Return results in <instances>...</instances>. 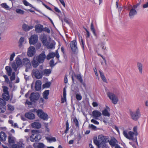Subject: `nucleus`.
Listing matches in <instances>:
<instances>
[{"mask_svg": "<svg viewBox=\"0 0 148 148\" xmlns=\"http://www.w3.org/2000/svg\"><path fill=\"white\" fill-rule=\"evenodd\" d=\"M40 96V95L38 92H34L31 94L29 98L31 101L35 103L39 99Z\"/></svg>", "mask_w": 148, "mask_h": 148, "instance_id": "f257e3e1", "label": "nucleus"}, {"mask_svg": "<svg viewBox=\"0 0 148 148\" xmlns=\"http://www.w3.org/2000/svg\"><path fill=\"white\" fill-rule=\"evenodd\" d=\"M107 95L110 99L112 100L113 104H116L117 103L119 99L115 94L110 92H108L107 93Z\"/></svg>", "mask_w": 148, "mask_h": 148, "instance_id": "f03ea898", "label": "nucleus"}, {"mask_svg": "<svg viewBox=\"0 0 148 148\" xmlns=\"http://www.w3.org/2000/svg\"><path fill=\"white\" fill-rule=\"evenodd\" d=\"M37 115L40 119L47 120L48 118V116L47 113H45L42 110L38 109L36 111Z\"/></svg>", "mask_w": 148, "mask_h": 148, "instance_id": "7ed1b4c3", "label": "nucleus"}, {"mask_svg": "<svg viewBox=\"0 0 148 148\" xmlns=\"http://www.w3.org/2000/svg\"><path fill=\"white\" fill-rule=\"evenodd\" d=\"M130 114L132 119L135 121H137L140 116V113L139 109H138L135 112H130Z\"/></svg>", "mask_w": 148, "mask_h": 148, "instance_id": "20e7f679", "label": "nucleus"}, {"mask_svg": "<svg viewBox=\"0 0 148 148\" xmlns=\"http://www.w3.org/2000/svg\"><path fill=\"white\" fill-rule=\"evenodd\" d=\"M70 46L74 54H77L78 52V50L77 47V42L75 40L72 41L70 44Z\"/></svg>", "mask_w": 148, "mask_h": 148, "instance_id": "39448f33", "label": "nucleus"}, {"mask_svg": "<svg viewBox=\"0 0 148 148\" xmlns=\"http://www.w3.org/2000/svg\"><path fill=\"white\" fill-rule=\"evenodd\" d=\"M38 36L36 35H32L29 39V42L30 45H34L38 41Z\"/></svg>", "mask_w": 148, "mask_h": 148, "instance_id": "423d86ee", "label": "nucleus"}, {"mask_svg": "<svg viewBox=\"0 0 148 148\" xmlns=\"http://www.w3.org/2000/svg\"><path fill=\"white\" fill-rule=\"evenodd\" d=\"M46 58V56L45 52L41 53L39 55L36 57V60L40 63H43Z\"/></svg>", "mask_w": 148, "mask_h": 148, "instance_id": "0eeeda50", "label": "nucleus"}, {"mask_svg": "<svg viewBox=\"0 0 148 148\" xmlns=\"http://www.w3.org/2000/svg\"><path fill=\"white\" fill-rule=\"evenodd\" d=\"M33 73L35 77L37 79H41L42 77L43 74L42 73V71L40 73L37 69L33 70Z\"/></svg>", "mask_w": 148, "mask_h": 148, "instance_id": "6e6552de", "label": "nucleus"}, {"mask_svg": "<svg viewBox=\"0 0 148 148\" xmlns=\"http://www.w3.org/2000/svg\"><path fill=\"white\" fill-rule=\"evenodd\" d=\"M36 50L35 48L33 46L30 47L28 49L27 52V54L29 57H32L35 54Z\"/></svg>", "mask_w": 148, "mask_h": 148, "instance_id": "1a4fd4ad", "label": "nucleus"}, {"mask_svg": "<svg viewBox=\"0 0 148 148\" xmlns=\"http://www.w3.org/2000/svg\"><path fill=\"white\" fill-rule=\"evenodd\" d=\"M110 108L107 106H106V108L102 110V115L105 116L110 117Z\"/></svg>", "mask_w": 148, "mask_h": 148, "instance_id": "9d476101", "label": "nucleus"}, {"mask_svg": "<svg viewBox=\"0 0 148 148\" xmlns=\"http://www.w3.org/2000/svg\"><path fill=\"white\" fill-rule=\"evenodd\" d=\"M23 65L25 66L26 68H31L32 66L28 58H23Z\"/></svg>", "mask_w": 148, "mask_h": 148, "instance_id": "9b49d317", "label": "nucleus"}, {"mask_svg": "<svg viewBox=\"0 0 148 148\" xmlns=\"http://www.w3.org/2000/svg\"><path fill=\"white\" fill-rule=\"evenodd\" d=\"M36 32L39 33L43 31V26L40 24H38L35 26Z\"/></svg>", "mask_w": 148, "mask_h": 148, "instance_id": "f8f14e48", "label": "nucleus"}, {"mask_svg": "<svg viewBox=\"0 0 148 148\" xmlns=\"http://www.w3.org/2000/svg\"><path fill=\"white\" fill-rule=\"evenodd\" d=\"M92 115L95 119H97L98 117L101 116V113L98 110H95L92 112Z\"/></svg>", "mask_w": 148, "mask_h": 148, "instance_id": "ddd939ff", "label": "nucleus"}, {"mask_svg": "<svg viewBox=\"0 0 148 148\" xmlns=\"http://www.w3.org/2000/svg\"><path fill=\"white\" fill-rule=\"evenodd\" d=\"M137 13V11L135 9L132 8L130 10L129 16L130 18H133L134 16Z\"/></svg>", "mask_w": 148, "mask_h": 148, "instance_id": "4468645a", "label": "nucleus"}, {"mask_svg": "<svg viewBox=\"0 0 148 148\" xmlns=\"http://www.w3.org/2000/svg\"><path fill=\"white\" fill-rule=\"evenodd\" d=\"M26 118L31 120H33L35 119V115L31 112L25 113V114Z\"/></svg>", "mask_w": 148, "mask_h": 148, "instance_id": "2eb2a0df", "label": "nucleus"}, {"mask_svg": "<svg viewBox=\"0 0 148 148\" xmlns=\"http://www.w3.org/2000/svg\"><path fill=\"white\" fill-rule=\"evenodd\" d=\"M41 82L40 80H38L36 81L35 86V90L38 91L41 88Z\"/></svg>", "mask_w": 148, "mask_h": 148, "instance_id": "dca6fc26", "label": "nucleus"}, {"mask_svg": "<svg viewBox=\"0 0 148 148\" xmlns=\"http://www.w3.org/2000/svg\"><path fill=\"white\" fill-rule=\"evenodd\" d=\"M37 132H38V130H32V134L30 137V140L31 142H36L34 137V133Z\"/></svg>", "mask_w": 148, "mask_h": 148, "instance_id": "f3484780", "label": "nucleus"}, {"mask_svg": "<svg viewBox=\"0 0 148 148\" xmlns=\"http://www.w3.org/2000/svg\"><path fill=\"white\" fill-rule=\"evenodd\" d=\"M32 126L34 128L39 129L41 127V125L39 122H35L32 124Z\"/></svg>", "mask_w": 148, "mask_h": 148, "instance_id": "a211bd4d", "label": "nucleus"}, {"mask_svg": "<svg viewBox=\"0 0 148 148\" xmlns=\"http://www.w3.org/2000/svg\"><path fill=\"white\" fill-rule=\"evenodd\" d=\"M6 134L3 132L1 131L0 132V140L1 141H5L6 138Z\"/></svg>", "mask_w": 148, "mask_h": 148, "instance_id": "6ab92c4d", "label": "nucleus"}, {"mask_svg": "<svg viewBox=\"0 0 148 148\" xmlns=\"http://www.w3.org/2000/svg\"><path fill=\"white\" fill-rule=\"evenodd\" d=\"M117 143V141L114 138H112L109 142L110 144L112 146H114Z\"/></svg>", "mask_w": 148, "mask_h": 148, "instance_id": "aec40b11", "label": "nucleus"}, {"mask_svg": "<svg viewBox=\"0 0 148 148\" xmlns=\"http://www.w3.org/2000/svg\"><path fill=\"white\" fill-rule=\"evenodd\" d=\"M39 131L38 130V132L34 133V138L36 142L38 141L41 139V136L39 134Z\"/></svg>", "mask_w": 148, "mask_h": 148, "instance_id": "412c9836", "label": "nucleus"}, {"mask_svg": "<svg viewBox=\"0 0 148 148\" xmlns=\"http://www.w3.org/2000/svg\"><path fill=\"white\" fill-rule=\"evenodd\" d=\"M42 74H43V75H45L46 76H48L51 73V71L50 69H46L42 71Z\"/></svg>", "mask_w": 148, "mask_h": 148, "instance_id": "4be33fe9", "label": "nucleus"}, {"mask_svg": "<svg viewBox=\"0 0 148 148\" xmlns=\"http://www.w3.org/2000/svg\"><path fill=\"white\" fill-rule=\"evenodd\" d=\"M2 97L5 101H8L10 98L9 93H3L2 94Z\"/></svg>", "mask_w": 148, "mask_h": 148, "instance_id": "5701e85b", "label": "nucleus"}, {"mask_svg": "<svg viewBox=\"0 0 148 148\" xmlns=\"http://www.w3.org/2000/svg\"><path fill=\"white\" fill-rule=\"evenodd\" d=\"M16 64L18 67H21L22 66V61L21 59L17 57L16 59Z\"/></svg>", "mask_w": 148, "mask_h": 148, "instance_id": "b1692460", "label": "nucleus"}, {"mask_svg": "<svg viewBox=\"0 0 148 148\" xmlns=\"http://www.w3.org/2000/svg\"><path fill=\"white\" fill-rule=\"evenodd\" d=\"M49 90H45L43 93V97L45 99H48V96L49 94Z\"/></svg>", "mask_w": 148, "mask_h": 148, "instance_id": "393cba45", "label": "nucleus"}, {"mask_svg": "<svg viewBox=\"0 0 148 148\" xmlns=\"http://www.w3.org/2000/svg\"><path fill=\"white\" fill-rule=\"evenodd\" d=\"M5 69L7 72L8 75L11 76L12 71L11 68L9 66H7L5 67Z\"/></svg>", "mask_w": 148, "mask_h": 148, "instance_id": "a878e982", "label": "nucleus"}, {"mask_svg": "<svg viewBox=\"0 0 148 148\" xmlns=\"http://www.w3.org/2000/svg\"><path fill=\"white\" fill-rule=\"evenodd\" d=\"M55 55L56 54L54 53L51 52L49 53L46 57L47 59L49 60L51 58H54Z\"/></svg>", "mask_w": 148, "mask_h": 148, "instance_id": "bb28decb", "label": "nucleus"}, {"mask_svg": "<svg viewBox=\"0 0 148 148\" xmlns=\"http://www.w3.org/2000/svg\"><path fill=\"white\" fill-rule=\"evenodd\" d=\"M99 138H100L102 140L101 142H103L105 143L107 142L108 140L106 137L105 136H103L102 135H100L99 136Z\"/></svg>", "mask_w": 148, "mask_h": 148, "instance_id": "cd10ccee", "label": "nucleus"}, {"mask_svg": "<svg viewBox=\"0 0 148 148\" xmlns=\"http://www.w3.org/2000/svg\"><path fill=\"white\" fill-rule=\"evenodd\" d=\"M40 63L38 60L36 61L35 60H34L32 62V65L34 67L36 68L38 66Z\"/></svg>", "mask_w": 148, "mask_h": 148, "instance_id": "c85d7f7f", "label": "nucleus"}, {"mask_svg": "<svg viewBox=\"0 0 148 148\" xmlns=\"http://www.w3.org/2000/svg\"><path fill=\"white\" fill-rule=\"evenodd\" d=\"M93 142L97 146L98 148H100L101 143H100L99 141L97 140V137L93 139Z\"/></svg>", "mask_w": 148, "mask_h": 148, "instance_id": "c756f323", "label": "nucleus"}, {"mask_svg": "<svg viewBox=\"0 0 148 148\" xmlns=\"http://www.w3.org/2000/svg\"><path fill=\"white\" fill-rule=\"evenodd\" d=\"M90 29L94 36L96 37H97V34L96 33L95 29L94 28L93 23L92 22L90 25Z\"/></svg>", "mask_w": 148, "mask_h": 148, "instance_id": "7c9ffc66", "label": "nucleus"}, {"mask_svg": "<svg viewBox=\"0 0 148 148\" xmlns=\"http://www.w3.org/2000/svg\"><path fill=\"white\" fill-rule=\"evenodd\" d=\"M74 76L78 81H79L81 83H83V79L81 75L80 74H77V75L75 74Z\"/></svg>", "mask_w": 148, "mask_h": 148, "instance_id": "2f4dec72", "label": "nucleus"}, {"mask_svg": "<svg viewBox=\"0 0 148 148\" xmlns=\"http://www.w3.org/2000/svg\"><path fill=\"white\" fill-rule=\"evenodd\" d=\"M137 66L138 69L139 70V72L142 74V69H143V65L140 62H138L137 63Z\"/></svg>", "mask_w": 148, "mask_h": 148, "instance_id": "473e14b6", "label": "nucleus"}, {"mask_svg": "<svg viewBox=\"0 0 148 148\" xmlns=\"http://www.w3.org/2000/svg\"><path fill=\"white\" fill-rule=\"evenodd\" d=\"M6 105H0V113H3L6 110Z\"/></svg>", "mask_w": 148, "mask_h": 148, "instance_id": "72a5a7b5", "label": "nucleus"}, {"mask_svg": "<svg viewBox=\"0 0 148 148\" xmlns=\"http://www.w3.org/2000/svg\"><path fill=\"white\" fill-rule=\"evenodd\" d=\"M46 139L50 143H51L52 142H55L56 141V140L55 137H47Z\"/></svg>", "mask_w": 148, "mask_h": 148, "instance_id": "f704fd0d", "label": "nucleus"}, {"mask_svg": "<svg viewBox=\"0 0 148 148\" xmlns=\"http://www.w3.org/2000/svg\"><path fill=\"white\" fill-rule=\"evenodd\" d=\"M51 84V83L50 82H47L42 85V88H49L50 87Z\"/></svg>", "mask_w": 148, "mask_h": 148, "instance_id": "c9c22d12", "label": "nucleus"}, {"mask_svg": "<svg viewBox=\"0 0 148 148\" xmlns=\"http://www.w3.org/2000/svg\"><path fill=\"white\" fill-rule=\"evenodd\" d=\"M46 45L47 46V48L48 49H51L54 47L55 45L52 43H50V45H49V42H47Z\"/></svg>", "mask_w": 148, "mask_h": 148, "instance_id": "e433bc0d", "label": "nucleus"}, {"mask_svg": "<svg viewBox=\"0 0 148 148\" xmlns=\"http://www.w3.org/2000/svg\"><path fill=\"white\" fill-rule=\"evenodd\" d=\"M42 42L44 45H46L47 42V38L46 36H43L41 40Z\"/></svg>", "mask_w": 148, "mask_h": 148, "instance_id": "4c0bfd02", "label": "nucleus"}, {"mask_svg": "<svg viewBox=\"0 0 148 148\" xmlns=\"http://www.w3.org/2000/svg\"><path fill=\"white\" fill-rule=\"evenodd\" d=\"M12 68L13 69L14 71H17V68L18 67L16 63L15 62H13L12 64Z\"/></svg>", "mask_w": 148, "mask_h": 148, "instance_id": "58836bf2", "label": "nucleus"}, {"mask_svg": "<svg viewBox=\"0 0 148 148\" xmlns=\"http://www.w3.org/2000/svg\"><path fill=\"white\" fill-rule=\"evenodd\" d=\"M1 6L7 10H9V7L7 5V4L6 3H3L1 4Z\"/></svg>", "mask_w": 148, "mask_h": 148, "instance_id": "ea45409f", "label": "nucleus"}, {"mask_svg": "<svg viewBox=\"0 0 148 148\" xmlns=\"http://www.w3.org/2000/svg\"><path fill=\"white\" fill-rule=\"evenodd\" d=\"M23 3L26 6H29L31 7H33L32 5L29 3L26 0H24Z\"/></svg>", "mask_w": 148, "mask_h": 148, "instance_id": "a19ab883", "label": "nucleus"}, {"mask_svg": "<svg viewBox=\"0 0 148 148\" xmlns=\"http://www.w3.org/2000/svg\"><path fill=\"white\" fill-rule=\"evenodd\" d=\"M8 110L10 111H13L14 110V108L13 106L10 104H8L7 105Z\"/></svg>", "mask_w": 148, "mask_h": 148, "instance_id": "79ce46f5", "label": "nucleus"}, {"mask_svg": "<svg viewBox=\"0 0 148 148\" xmlns=\"http://www.w3.org/2000/svg\"><path fill=\"white\" fill-rule=\"evenodd\" d=\"M3 93H9L8 88L7 86H3Z\"/></svg>", "mask_w": 148, "mask_h": 148, "instance_id": "37998d69", "label": "nucleus"}, {"mask_svg": "<svg viewBox=\"0 0 148 148\" xmlns=\"http://www.w3.org/2000/svg\"><path fill=\"white\" fill-rule=\"evenodd\" d=\"M16 11L17 13L20 14H23L24 13V11L22 10L19 9H18L16 10Z\"/></svg>", "mask_w": 148, "mask_h": 148, "instance_id": "c03bdc74", "label": "nucleus"}, {"mask_svg": "<svg viewBox=\"0 0 148 148\" xmlns=\"http://www.w3.org/2000/svg\"><path fill=\"white\" fill-rule=\"evenodd\" d=\"M8 142L10 144L12 143H14V140L12 138L11 136H9L8 137Z\"/></svg>", "mask_w": 148, "mask_h": 148, "instance_id": "a18cd8bd", "label": "nucleus"}, {"mask_svg": "<svg viewBox=\"0 0 148 148\" xmlns=\"http://www.w3.org/2000/svg\"><path fill=\"white\" fill-rule=\"evenodd\" d=\"M66 129L64 131V133L66 134L69 129V123L68 121H66Z\"/></svg>", "mask_w": 148, "mask_h": 148, "instance_id": "49530a36", "label": "nucleus"}, {"mask_svg": "<svg viewBox=\"0 0 148 148\" xmlns=\"http://www.w3.org/2000/svg\"><path fill=\"white\" fill-rule=\"evenodd\" d=\"M6 102L3 99L0 98V105H6Z\"/></svg>", "mask_w": 148, "mask_h": 148, "instance_id": "de8ad7c7", "label": "nucleus"}, {"mask_svg": "<svg viewBox=\"0 0 148 148\" xmlns=\"http://www.w3.org/2000/svg\"><path fill=\"white\" fill-rule=\"evenodd\" d=\"M73 122L74 123L76 127H79V123L77 118L75 117L73 119Z\"/></svg>", "mask_w": 148, "mask_h": 148, "instance_id": "09e8293b", "label": "nucleus"}, {"mask_svg": "<svg viewBox=\"0 0 148 148\" xmlns=\"http://www.w3.org/2000/svg\"><path fill=\"white\" fill-rule=\"evenodd\" d=\"M15 79V73L14 72L12 73V76L10 77V80L12 81L14 80Z\"/></svg>", "mask_w": 148, "mask_h": 148, "instance_id": "8fccbe9b", "label": "nucleus"}, {"mask_svg": "<svg viewBox=\"0 0 148 148\" xmlns=\"http://www.w3.org/2000/svg\"><path fill=\"white\" fill-rule=\"evenodd\" d=\"M22 28L25 31H27L28 25L25 24H24L22 25Z\"/></svg>", "mask_w": 148, "mask_h": 148, "instance_id": "3c124183", "label": "nucleus"}, {"mask_svg": "<svg viewBox=\"0 0 148 148\" xmlns=\"http://www.w3.org/2000/svg\"><path fill=\"white\" fill-rule=\"evenodd\" d=\"M15 56V53L13 52L10 55V61H12L13 60Z\"/></svg>", "mask_w": 148, "mask_h": 148, "instance_id": "603ef678", "label": "nucleus"}, {"mask_svg": "<svg viewBox=\"0 0 148 148\" xmlns=\"http://www.w3.org/2000/svg\"><path fill=\"white\" fill-rule=\"evenodd\" d=\"M100 148H107V145L105 143L103 142H101Z\"/></svg>", "mask_w": 148, "mask_h": 148, "instance_id": "864d4df0", "label": "nucleus"}, {"mask_svg": "<svg viewBox=\"0 0 148 148\" xmlns=\"http://www.w3.org/2000/svg\"><path fill=\"white\" fill-rule=\"evenodd\" d=\"M45 147V145L42 143H39L37 146V148H44Z\"/></svg>", "mask_w": 148, "mask_h": 148, "instance_id": "5fc2aeb1", "label": "nucleus"}, {"mask_svg": "<svg viewBox=\"0 0 148 148\" xmlns=\"http://www.w3.org/2000/svg\"><path fill=\"white\" fill-rule=\"evenodd\" d=\"M75 97L77 100L78 101L81 100L82 99V97L81 95L78 94H77L76 95Z\"/></svg>", "mask_w": 148, "mask_h": 148, "instance_id": "6e6d98bb", "label": "nucleus"}, {"mask_svg": "<svg viewBox=\"0 0 148 148\" xmlns=\"http://www.w3.org/2000/svg\"><path fill=\"white\" fill-rule=\"evenodd\" d=\"M24 41V38L23 37H21L19 41V45L20 46H21L22 45V44L23 42Z\"/></svg>", "mask_w": 148, "mask_h": 148, "instance_id": "4d7b16f0", "label": "nucleus"}, {"mask_svg": "<svg viewBox=\"0 0 148 148\" xmlns=\"http://www.w3.org/2000/svg\"><path fill=\"white\" fill-rule=\"evenodd\" d=\"M128 134L129 135V136H128V139L131 138L132 137H133L134 133L130 131L129 132Z\"/></svg>", "mask_w": 148, "mask_h": 148, "instance_id": "13d9d810", "label": "nucleus"}, {"mask_svg": "<svg viewBox=\"0 0 148 148\" xmlns=\"http://www.w3.org/2000/svg\"><path fill=\"white\" fill-rule=\"evenodd\" d=\"M17 145L21 148H22L23 147V145H24L23 144V141H20L17 143Z\"/></svg>", "mask_w": 148, "mask_h": 148, "instance_id": "bf43d9fd", "label": "nucleus"}, {"mask_svg": "<svg viewBox=\"0 0 148 148\" xmlns=\"http://www.w3.org/2000/svg\"><path fill=\"white\" fill-rule=\"evenodd\" d=\"M89 127L93 130H97V127L93 124L89 125Z\"/></svg>", "mask_w": 148, "mask_h": 148, "instance_id": "052dcab7", "label": "nucleus"}, {"mask_svg": "<svg viewBox=\"0 0 148 148\" xmlns=\"http://www.w3.org/2000/svg\"><path fill=\"white\" fill-rule=\"evenodd\" d=\"M43 31H45L48 34L50 33V31L49 29L46 27H45L44 28L43 27Z\"/></svg>", "mask_w": 148, "mask_h": 148, "instance_id": "680f3d73", "label": "nucleus"}, {"mask_svg": "<svg viewBox=\"0 0 148 148\" xmlns=\"http://www.w3.org/2000/svg\"><path fill=\"white\" fill-rule=\"evenodd\" d=\"M41 2H42V5L46 8H47V9H48V10H50V11H53L52 9H51V8H50V7H49V6H48L47 5H46L44 3H43L42 1H41Z\"/></svg>", "mask_w": 148, "mask_h": 148, "instance_id": "e2e57ef3", "label": "nucleus"}, {"mask_svg": "<svg viewBox=\"0 0 148 148\" xmlns=\"http://www.w3.org/2000/svg\"><path fill=\"white\" fill-rule=\"evenodd\" d=\"M56 64V63L55 64H54V61L53 60H51L49 62L50 65L51 67L54 66Z\"/></svg>", "mask_w": 148, "mask_h": 148, "instance_id": "0e129e2a", "label": "nucleus"}, {"mask_svg": "<svg viewBox=\"0 0 148 148\" xmlns=\"http://www.w3.org/2000/svg\"><path fill=\"white\" fill-rule=\"evenodd\" d=\"M133 131L134 132V134L135 136H137L138 135V133L137 132V127L136 126L134 127L133 128Z\"/></svg>", "mask_w": 148, "mask_h": 148, "instance_id": "69168bd1", "label": "nucleus"}, {"mask_svg": "<svg viewBox=\"0 0 148 148\" xmlns=\"http://www.w3.org/2000/svg\"><path fill=\"white\" fill-rule=\"evenodd\" d=\"M80 43H81V46L82 47V48L83 49H84V46L85 44H84V41H83V40L82 39V38H81V41L80 42Z\"/></svg>", "mask_w": 148, "mask_h": 148, "instance_id": "338daca9", "label": "nucleus"}, {"mask_svg": "<svg viewBox=\"0 0 148 148\" xmlns=\"http://www.w3.org/2000/svg\"><path fill=\"white\" fill-rule=\"evenodd\" d=\"M91 122L96 125H99V123L98 121L94 119L91 120Z\"/></svg>", "mask_w": 148, "mask_h": 148, "instance_id": "774afa93", "label": "nucleus"}]
</instances>
